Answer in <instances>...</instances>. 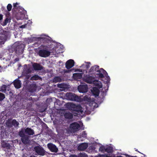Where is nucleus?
<instances>
[{
  "label": "nucleus",
  "mask_w": 157,
  "mask_h": 157,
  "mask_svg": "<svg viewBox=\"0 0 157 157\" xmlns=\"http://www.w3.org/2000/svg\"><path fill=\"white\" fill-rule=\"evenodd\" d=\"M99 66L98 65H95L91 67L89 71V73L90 74H93L95 73V72L98 73L96 74L100 78H102L104 77V75H108L106 71L102 68L99 69Z\"/></svg>",
  "instance_id": "nucleus-1"
},
{
  "label": "nucleus",
  "mask_w": 157,
  "mask_h": 157,
  "mask_svg": "<svg viewBox=\"0 0 157 157\" xmlns=\"http://www.w3.org/2000/svg\"><path fill=\"white\" fill-rule=\"evenodd\" d=\"M67 108L69 110L75 111L78 113H82L83 111L82 110V107L79 105H76L71 103H68L66 104Z\"/></svg>",
  "instance_id": "nucleus-2"
},
{
  "label": "nucleus",
  "mask_w": 157,
  "mask_h": 157,
  "mask_svg": "<svg viewBox=\"0 0 157 157\" xmlns=\"http://www.w3.org/2000/svg\"><path fill=\"white\" fill-rule=\"evenodd\" d=\"M47 47L46 46L42 45L39 47L38 48L40 49L38 52L39 55L41 57H46L50 55V52L47 50Z\"/></svg>",
  "instance_id": "nucleus-3"
},
{
  "label": "nucleus",
  "mask_w": 157,
  "mask_h": 157,
  "mask_svg": "<svg viewBox=\"0 0 157 157\" xmlns=\"http://www.w3.org/2000/svg\"><path fill=\"white\" fill-rule=\"evenodd\" d=\"M19 136L21 137V140L24 144H27L29 143V136L28 135L24 133L23 131H19L18 132Z\"/></svg>",
  "instance_id": "nucleus-4"
},
{
  "label": "nucleus",
  "mask_w": 157,
  "mask_h": 157,
  "mask_svg": "<svg viewBox=\"0 0 157 157\" xmlns=\"http://www.w3.org/2000/svg\"><path fill=\"white\" fill-rule=\"evenodd\" d=\"M67 98L70 100L80 101L81 100L80 97L74 93H67L66 94Z\"/></svg>",
  "instance_id": "nucleus-5"
},
{
  "label": "nucleus",
  "mask_w": 157,
  "mask_h": 157,
  "mask_svg": "<svg viewBox=\"0 0 157 157\" xmlns=\"http://www.w3.org/2000/svg\"><path fill=\"white\" fill-rule=\"evenodd\" d=\"M1 145L2 147L6 152H10L13 148L11 144L8 143V141H1Z\"/></svg>",
  "instance_id": "nucleus-6"
},
{
  "label": "nucleus",
  "mask_w": 157,
  "mask_h": 157,
  "mask_svg": "<svg viewBox=\"0 0 157 157\" xmlns=\"http://www.w3.org/2000/svg\"><path fill=\"white\" fill-rule=\"evenodd\" d=\"M25 47V45L22 43L17 45L15 48V52L17 55L22 54L23 53Z\"/></svg>",
  "instance_id": "nucleus-7"
},
{
  "label": "nucleus",
  "mask_w": 157,
  "mask_h": 157,
  "mask_svg": "<svg viewBox=\"0 0 157 157\" xmlns=\"http://www.w3.org/2000/svg\"><path fill=\"white\" fill-rule=\"evenodd\" d=\"M6 124L9 128H12L13 126L16 128L18 127L19 125L18 122L15 119L13 120L12 121L9 120H8L6 123Z\"/></svg>",
  "instance_id": "nucleus-8"
},
{
  "label": "nucleus",
  "mask_w": 157,
  "mask_h": 157,
  "mask_svg": "<svg viewBox=\"0 0 157 157\" xmlns=\"http://www.w3.org/2000/svg\"><path fill=\"white\" fill-rule=\"evenodd\" d=\"M20 131H23L24 133L28 135H33L34 134V131L29 127L26 128H22Z\"/></svg>",
  "instance_id": "nucleus-9"
},
{
  "label": "nucleus",
  "mask_w": 157,
  "mask_h": 157,
  "mask_svg": "<svg viewBox=\"0 0 157 157\" xmlns=\"http://www.w3.org/2000/svg\"><path fill=\"white\" fill-rule=\"evenodd\" d=\"M88 86L86 85H80L78 87V89L80 93H86L88 91Z\"/></svg>",
  "instance_id": "nucleus-10"
},
{
  "label": "nucleus",
  "mask_w": 157,
  "mask_h": 157,
  "mask_svg": "<svg viewBox=\"0 0 157 157\" xmlns=\"http://www.w3.org/2000/svg\"><path fill=\"white\" fill-rule=\"evenodd\" d=\"M34 149L36 152L39 155H44L45 151L42 147L37 146L35 147Z\"/></svg>",
  "instance_id": "nucleus-11"
},
{
  "label": "nucleus",
  "mask_w": 157,
  "mask_h": 157,
  "mask_svg": "<svg viewBox=\"0 0 157 157\" xmlns=\"http://www.w3.org/2000/svg\"><path fill=\"white\" fill-rule=\"evenodd\" d=\"M80 127V126L79 124L76 122L72 123L70 125V128L73 131H77Z\"/></svg>",
  "instance_id": "nucleus-12"
},
{
  "label": "nucleus",
  "mask_w": 157,
  "mask_h": 157,
  "mask_svg": "<svg viewBox=\"0 0 157 157\" xmlns=\"http://www.w3.org/2000/svg\"><path fill=\"white\" fill-rule=\"evenodd\" d=\"M74 64L75 62L73 60L69 59L66 63V67L68 69H70L74 65Z\"/></svg>",
  "instance_id": "nucleus-13"
},
{
  "label": "nucleus",
  "mask_w": 157,
  "mask_h": 157,
  "mask_svg": "<svg viewBox=\"0 0 157 157\" xmlns=\"http://www.w3.org/2000/svg\"><path fill=\"white\" fill-rule=\"evenodd\" d=\"M48 149L52 151L57 152L58 151V149L56 146L52 143H49L47 145Z\"/></svg>",
  "instance_id": "nucleus-14"
},
{
  "label": "nucleus",
  "mask_w": 157,
  "mask_h": 157,
  "mask_svg": "<svg viewBox=\"0 0 157 157\" xmlns=\"http://www.w3.org/2000/svg\"><path fill=\"white\" fill-rule=\"evenodd\" d=\"M95 79L94 77L88 76L84 78V81L85 82L90 84L93 83Z\"/></svg>",
  "instance_id": "nucleus-15"
},
{
  "label": "nucleus",
  "mask_w": 157,
  "mask_h": 157,
  "mask_svg": "<svg viewBox=\"0 0 157 157\" xmlns=\"http://www.w3.org/2000/svg\"><path fill=\"white\" fill-rule=\"evenodd\" d=\"M88 147L87 143H83L80 144L78 147V149L80 151H83L86 149Z\"/></svg>",
  "instance_id": "nucleus-16"
},
{
  "label": "nucleus",
  "mask_w": 157,
  "mask_h": 157,
  "mask_svg": "<svg viewBox=\"0 0 157 157\" xmlns=\"http://www.w3.org/2000/svg\"><path fill=\"white\" fill-rule=\"evenodd\" d=\"M33 67V69L36 71L41 70L43 68L42 66L37 63H34Z\"/></svg>",
  "instance_id": "nucleus-17"
},
{
  "label": "nucleus",
  "mask_w": 157,
  "mask_h": 157,
  "mask_svg": "<svg viewBox=\"0 0 157 157\" xmlns=\"http://www.w3.org/2000/svg\"><path fill=\"white\" fill-rule=\"evenodd\" d=\"M15 87L17 89H19L21 87V82L20 80L18 79L15 80L13 82Z\"/></svg>",
  "instance_id": "nucleus-18"
},
{
  "label": "nucleus",
  "mask_w": 157,
  "mask_h": 157,
  "mask_svg": "<svg viewBox=\"0 0 157 157\" xmlns=\"http://www.w3.org/2000/svg\"><path fill=\"white\" fill-rule=\"evenodd\" d=\"M36 88L37 87L35 84H32L29 88V90L30 92H33L36 91Z\"/></svg>",
  "instance_id": "nucleus-19"
},
{
  "label": "nucleus",
  "mask_w": 157,
  "mask_h": 157,
  "mask_svg": "<svg viewBox=\"0 0 157 157\" xmlns=\"http://www.w3.org/2000/svg\"><path fill=\"white\" fill-rule=\"evenodd\" d=\"M91 91L93 94L95 96H98L99 95V90L96 87H93Z\"/></svg>",
  "instance_id": "nucleus-20"
},
{
  "label": "nucleus",
  "mask_w": 157,
  "mask_h": 157,
  "mask_svg": "<svg viewBox=\"0 0 157 157\" xmlns=\"http://www.w3.org/2000/svg\"><path fill=\"white\" fill-rule=\"evenodd\" d=\"M64 117L67 119H71L73 117V114L69 112H67L64 114Z\"/></svg>",
  "instance_id": "nucleus-21"
},
{
  "label": "nucleus",
  "mask_w": 157,
  "mask_h": 157,
  "mask_svg": "<svg viewBox=\"0 0 157 157\" xmlns=\"http://www.w3.org/2000/svg\"><path fill=\"white\" fill-rule=\"evenodd\" d=\"M73 76L75 79H80L82 78V74L81 73H76L73 74Z\"/></svg>",
  "instance_id": "nucleus-22"
},
{
  "label": "nucleus",
  "mask_w": 157,
  "mask_h": 157,
  "mask_svg": "<svg viewBox=\"0 0 157 157\" xmlns=\"http://www.w3.org/2000/svg\"><path fill=\"white\" fill-rule=\"evenodd\" d=\"M93 83L96 86L98 87L99 88H100L102 87L101 83L98 80H96L95 79L94 81L93 82Z\"/></svg>",
  "instance_id": "nucleus-23"
},
{
  "label": "nucleus",
  "mask_w": 157,
  "mask_h": 157,
  "mask_svg": "<svg viewBox=\"0 0 157 157\" xmlns=\"http://www.w3.org/2000/svg\"><path fill=\"white\" fill-rule=\"evenodd\" d=\"M41 78L38 75H35L32 76L30 79L31 80H37L39 79H41Z\"/></svg>",
  "instance_id": "nucleus-24"
},
{
  "label": "nucleus",
  "mask_w": 157,
  "mask_h": 157,
  "mask_svg": "<svg viewBox=\"0 0 157 157\" xmlns=\"http://www.w3.org/2000/svg\"><path fill=\"white\" fill-rule=\"evenodd\" d=\"M19 3L17 2L16 3H14L13 4V10L14 9L18 10L19 9H21V8L22 7L19 6Z\"/></svg>",
  "instance_id": "nucleus-25"
},
{
  "label": "nucleus",
  "mask_w": 157,
  "mask_h": 157,
  "mask_svg": "<svg viewBox=\"0 0 157 157\" xmlns=\"http://www.w3.org/2000/svg\"><path fill=\"white\" fill-rule=\"evenodd\" d=\"M61 81L60 78L59 76H56L55 77L53 80V82H60Z\"/></svg>",
  "instance_id": "nucleus-26"
},
{
  "label": "nucleus",
  "mask_w": 157,
  "mask_h": 157,
  "mask_svg": "<svg viewBox=\"0 0 157 157\" xmlns=\"http://www.w3.org/2000/svg\"><path fill=\"white\" fill-rule=\"evenodd\" d=\"M113 148L109 146L105 148V151L107 153H112L113 152Z\"/></svg>",
  "instance_id": "nucleus-27"
},
{
  "label": "nucleus",
  "mask_w": 157,
  "mask_h": 157,
  "mask_svg": "<svg viewBox=\"0 0 157 157\" xmlns=\"http://www.w3.org/2000/svg\"><path fill=\"white\" fill-rule=\"evenodd\" d=\"M105 148L103 146H101L99 148V151L101 152L104 153L105 151Z\"/></svg>",
  "instance_id": "nucleus-28"
},
{
  "label": "nucleus",
  "mask_w": 157,
  "mask_h": 157,
  "mask_svg": "<svg viewBox=\"0 0 157 157\" xmlns=\"http://www.w3.org/2000/svg\"><path fill=\"white\" fill-rule=\"evenodd\" d=\"M6 91V86L3 85L2 87L1 91L3 93H5Z\"/></svg>",
  "instance_id": "nucleus-29"
},
{
  "label": "nucleus",
  "mask_w": 157,
  "mask_h": 157,
  "mask_svg": "<svg viewBox=\"0 0 157 157\" xmlns=\"http://www.w3.org/2000/svg\"><path fill=\"white\" fill-rule=\"evenodd\" d=\"M5 98V95L3 93H0V101L3 100Z\"/></svg>",
  "instance_id": "nucleus-30"
},
{
  "label": "nucleus",
  "mask_w": 157,
  "mask_h": 157,
  "mask_svg": "<svg viewBox=\"0 0 157 157\" xmlns=\"http://www.w3.org/2000/svg\"><path fill=\"white\" fill-rule=\"evenodd\" d=\"M12 8V6L11 4H9L7 6V9L8 11H10L11 10Z\"/></svg>",
  "instance_id": "nucleus-31"
},
{
  "label": "nucleus",
  "mask_w": 157,
  "mask_h": 157,
  "mask_svg": "<svg viewBox=\"0 0 157 157\" xmlns=\"http://www.w3.org/2000/svg\"><path fill=\"white\" fill-rule=\"evenodd\" d=\"M4 14L6 15L7 17H9L10 16V13L9 11L6 10L5 11Z\"/></svg>",
  "instance_id": "nucleus-32"
},
{
  "label": "nucleus",
  "mask_w": 157,
  "mask_h": 157,
  "mask_svg": "<svg viewBox=\"0 0 157 157\" xmlns=\"http://www.w3.org/2000/svg\"><path fill=\"white\" fill-rule=\"evenodd\" d=\"M86 133L85 131H83L81 134V136L82 137L86 138Z\"/></svg>",
  "instance_id": "nucleus-33"
},
{
  "label": "nucleus",
  "mask_w": 157,
  "mask_h": 157,
  "mask_svg": "<svg viewBox=\"0 0 157 157\" xmlns=\"http://www.w3.org/2000/svg\"><path fill=\"white\" fill-rule=\"evenodd\" d=\"M90 62H87L86 63V69H88L90 67Z\"/></svg>",
  "instance_id": "nucleus-34"
},
{
  "label": "nucleus",
  "mask_w": 157,
  "mask_h": 157,
  "mask_svg": "<svg viewBox=\"0 0 157 157\" xmlns=\"http://www.w3.org/2000/svg\"><path fill=\"white\" fill-rule=\"evenodd\" d=\"M40 43V42L39 41H38L36 42L35 43L33 44V45L35 47H37L39 45V44Z\"/></svg>",
  "instance_id": "nucleus-35"
},
{
  "label": "nucleus",
  "mask_w": 157,
  "mask_h": 157,
  "mask_svg": "<svg viewBox=\"0 0 157 157\" xmlns=\"http://www.w3.org/2000/svg\"><path fill=\"white\" fill-rule=\"evenodd\" d=\"M52 101V99L51 98H48L46 100V102L47 103L51 102Z\"/></svg>",
  "instance_id": "nucleus-36"
},
{
  "label": "nucleus",
  "mask_w": 157,
  "mask_h": 157,
  "mask_svg": "<svg viewBox=\"0 0 157 157\" xmlns=\"http://www.w3.org/2000/svg\"><path fill=\"white\" fill-rule=\"evenodd\" d=\"M58 87L60 88H63V85H62V84H60L58 85Z\"/></svg>",
  "instance_id": "nucleus-37"
},
{
  "label": "nucleus",
  "mask_w": 157,
  "mask_h": 157,
  "mask_svg": "<svg viewBox=\"0 0 157 157\" xmlns=\"http://www.w3.org/2000/svg\"><path fill=\"white\" fill-rule=\"evenodd\" d=\"M97 157H106V155H101L99 154L98 155Z\"/></svg>",
  "instance_id": "nucleus-38"
},
{
  "label": "nucleus",
  "mask_w": 157,
  "mask_h": 157,
  "mask_svg": "<svg viewBox=\"0 0 157 157\" xmlns=\"http://www.w3.org/2000/svg\"><path fill=\"white\" fill-rule=\"evenodd\" d=\"M29 106H30V107H31V106H32L31 104H27V108L28 109H30V108L29 107Z\"/></svg>",
  "instance_id": "nucleus-39"
},
{
  "label": "nucleus",
  "mask_w": 157,
  "mask_h": 157,
  "mask_svg": "<svg viewBox=\"0 0 157 157\" xmlns=\"http://www.w3.org/2000/svg\"><path fill=\"white\" fill-rule=\"evenodd\" d=\"M8 21H9V19H8V18H6L5 19V21H5V23L6 24H7V23L8 22Z\"/></svg>",
  "instance_id": "nucleus-40"
},
{
  "label": "nucleus",
  "mask_w": 157,
  "mask_h": 157,
  "mask_svg": "<svg viewBox=\"0 0 157 157\" xmlns=\"http://www.w3.org/2000/svg\"><path fill=\"white\" fill-rule=\"evenodd\" d=\"M69 157H79L77 155H71Z\"/></svg>",
  "instance_id": "nucleus-41"
},
{
  "label": "nucleus",
  "mask_w": 157,
  "mask_h": 157,
  "mask_svg": "<svg viewBox=\"0 0 157 157\" xmlns=\"http://www.w3.org/2000/svg\"><path fill=\"white\" fill-rule=\"evenodd\" d=\"M2 37H1V36H0V44H3L4 43H2Z\"/></svg>",
  "instance_id": "nucleus-42"
},
{
  "label": "nucleus",
  "mask_w": 157,
  "mask_h": 157,
  "mask_svg": "<svg viewBox=\"0 0 157 157\" xmlns=\"http://www.w3.org/2000/svg\"><path fill=\"white\" fill-rule=\"evenodd\" d=\"M3 16V15L2 14H0V21H1L2 20Z\"/></svg>",
  "instance_id": "nucleus-43"
},
{
  "label": "nucleus",
  "mask_w": 157,
  "mask_h": 157,
  "mask_svg": "<svg viewBox=\"0 0 157 157\" xmlns=\"http://www.w3.org/2000/svg\"><path fill=\"white\" fill-rule=\"evenodd\" d=\"M3 70V67L1 66H0V72H1Z\"/></svg>",
  "instance_id": "nucleus-44"
},
{
  "label": "nucleus",
  "mask_w": 157,
  "mask_h": 157,
  "mask_svg": "<svg viewBox=\"0 0 157 157\" xmlns=\"http://www.w3.org/2000/svg\"><path fill=\"white\" fill-rule=\"evenodd\" d=\"M135 151H138V152H139V153H140L142 154H142V153H141V152H139V151H138V150H137V149H136V148H135ZM143 155H144V156H146L145 155H144V154H143Z\"/></svg>",
  "instance_id": "nucleus-45"
},
{
  "label": "nucleus",
  "mask_w": 157,
  "mask_h": 157,
  "mask_svg": "<svg viewBox=\"0 0 157 157\" xmlns=\"http://www.w3.org/2000/svg\"><path fill=\"white\" fill-rule=\"evenodd\" d=\"M80 156L81 157H84L85 156V154H80Z\"/></svg>",
  "instance_id": "nucleus-46"
},
{
  "label": "nucleus",
  "mask_w": 157,
  "mask_h": 157,
  "mask_svg": "<svg viewBox=\"0 0 157 157\" xmlns=\"http://www.w3.org/2000/svg\"><path fill=\"white\" fill-rule=\"evenodd\" d=\"M30 76L29 75H28L26 76V78L27 79H29L30 77Z\"/></svg>",
  "instance_id": "nucleus-47"
},
{
  "label": "nucleus",
  "mask_w": 157,
  "mask_h": 157,
  "mask_svg": "<svg viewBox=\"0 0 157 157\" xmlns=\"http://www.w3.org/2000/svg\"><path fill=\"white\" fill-rule=\"evenodd\" d=\"M27 71L28 73H29L31 72V71L29 69H27Z\"/></svg>",
  "instance_id": "nucleus-48"
},
{
  "label": "nucleus",
  "mask_w": 157,
  "mask_h": 157,
  "mask_svg": "<svg viewBox=\"0 0 157 157\" xmlns=\"http://www.w3.org/2000/svg\"><path fill=\"white\" fill-rule=\"evenodd\" d=\"M106 78H107V80H109L110 79L109 77V76H107Z\"/></svg>",
  "instance_id": "nucleus-49"
},
{
  "label": "nucleus",
  "mask_w": 157,
  "mask_h": 157,
  "mask_svg": "<svg viewBox=\"0 0 157 157\" xmlns=\"http://www.w3.org/2000/svg\"><path fill=\"white\" fill-rule=\"evenodd\" d=\"M106 157H112L111 156H109L107 155H106Z\"/></svg>",
  "instance_id": "nucleus-50"
},
{
  "label": "nucleus",
  "mask_w": 157,
  "mask_h": 157,
  "mask_svg": "<svg viewBox=\"0 0 157 157\" xmlns=\"http://www.w3.org/2000/svg\"><path fill=\"white\" fill-rule=\"evenodd\" d=\"M15 60H16L17 61H18V60H19V59H18V58H16V59H15Z\"/></svg>",
  "instance_id": "nucleus-51"
}]
</instances>
